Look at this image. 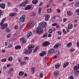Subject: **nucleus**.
Segmentation results:
<instances>
[{
  "mask_svg": "<svg viewBox=\"0 0 79 79\" xmlns=\"http://www.w3.org/2000/svg\"><path fill=\"white\" fill-rule=\"evenodd\" d=\"M2 62H6V59H2L1 60Z\"/></svg>",
  "mask_w": 79,
  "mask_h": 79,
  "instance_id": "c9c22d12",
  "label": "nucleus"
},
{
  "mask_svg": "<svg viewBox=\"0 0 79 79\" xmlns=\"http://www.w3.org/2000/svg\"><path fill=\"white\" fill-rule=\"evenodd\" d=\"M54 53L56 55H59V52L58 51H56L54 52Z\"/></svg>",
  "mask_w": 79,
  "mask_h": 79,
  "instance_id": "7c9ffc66",
  "label": "nucleus"
},
{
  "mask_svg": "<svg viewBox=\"0 0 79 79\" xmlns=\"http://www.w3.org/2000/svg\"><path fill=\"white\" fill-rule=\"evenodd\" d=\"M47 11L48 13H51V11H52V9H49L47 10Z\"/></svg>",
  "mask_w": 79,
  "mask_h": 79,
  "instance_id": "72a5a7b5",
  "label": "nucleus"
},
{
  "mask_svg": "<svg viewBox=\"0 0 79 79\" xmlns=\"http://www.w3.org/2000/svg\"><path fill=\"white\" fill-rule=\"evenodd\" d=\"M53 74H54V76H55V77H58V75L59 74V72L57 71H55L53 73Z\"/></svg>",
  "mask_w": 79,
  "mask_h": 79,
  "instance_id": "9d476101",
  "label": "nucleus"
},
{
  "mask_svg": "<svg viewBox=\"0 0 79 79\" xmlns=\"http://www.w3.org/2000/svg\"><path fill=\"white\" fill-rule=\"evenodd\" d=\"M73 25L71 24H69L68 25V29H66V30H67V32H69V29H72L73 28Z\"/></svg>",
  "mask_w": 79,
  "mask_h": 79,
  "instance_id": "39448f33",
  "label": "nucleus"
},
{
  "mask_svg": "<svg viewBox=\"0 0 79 79\" xmlns=\"http://www.w3.org/2000/svg\"><path fill=\"white\" fill-rule=\"evenodd\" d=\"M6 20V18H4V19H2V22L1 23H3L4 22V21H5V20Z\"/></svg>",
  "mask_w": 79,
  "mask_h": 79,
  "instance_id": "c03bdc74",
  "label": "nucleus"
},
{
  "mask_svg": "<svg viewBox=\"0 0 79 79\" xmlns=\"http://www.w3.org/2000/svg\"><path fill=\"white\" fill-rule=\"evenodd\" d=\"M54 52H55L54 50H53V49H52L49 50V51L48 52V55H51V54H53Z\"/></svg>",
  "mask_w": 79,
  "mask_h": 79,
  "instance_id": "6e6552de",
  "label": "nucleus"
},
{
  "mask_svg": "<svg viewBox=\"0 0 79 79\" xmlns=\"http://www.w3.org/2000/svg\"><path fill=\"white\" fill-rule=\"evenodd\" d=\"M60 46L59 44H56L54 47L53 48L54 49L58 48V47Z\"/></svg>",
  "mask_w": 79,
  "mask_h": 79,
  "instance_id": "aec40b11",
  "label": "nucleus"
},
{
  "mask_svg": "<svg viewBox=\"0 0 79 79\" xmlns=\"http://www.w3.org/2000/svg\"><path fill=\"white\" fill-rule=\"evenodd\" d=\"M33 4H37L38 3V0H33L32 2Z\"/></svg>",
  "mask_w": 79,
  "mask_h": 79,
  "instance_id": "5701e85b",
  "label": "nucleus"
},
{
  "mask_svg": "<svg viewBox=\"0 0 79 79\" xmlns=\"http://www.w3.org/2000/svg\"><path fill=\"white\" fill-rule=\"evenodd\" d=\"M48 37H52V35L51 34H48Z\"/></svg>",
  "mask_w": 79,
  "mask_h": 79,
  "instance_id": "bf43d9fd",
  "label": "nucleus"
},
{
  "mask_svg": "<svg viewBox=\"0 0 79 79\" xmlns=\"http://www.w3.org/2000/svg\"><path fill=\"white\" fill-rule=\"evenodd\" d=\"M50 44V43L48 41H46L43 43L42 44V45L44 47H45V46H47Z\"/></svg>",
  "mask_w": 79,
  "mask_h": 79,
  "instance_id": "0eeeda50",
  "label": "nucleus"
},
{
  "mask_svg": "<svg viewBox=\"0 0 79 79\" xmlns=\"http://www.w3.org/2000/svg\"><path fill=\"white\" fill-rule=\"evenodd\" d=\"M15 29H18V27L17 26H15Z\"/></svg>",
  "mask_w": 79,
  "mask_h": 79,
  "instance_id": "774afa93",
  "label": "nucleus"
},
{
  "mask_svg": "<svg viewBox=\"0 0 79 79\" xmlns=\"http://www.w3.org/2000/svg\"><path fill=\"white\" fill-rule=\"evenodd\" d=\"M0 24L1 26V29H5L8 27V24L7 23H5L3 24V23H1Z\"/></svg>",
  "mask_w": 79,
  "mask_h": 79,
  "instance_id": "7ed1b4c3",
  "label": "nucleus"
},
{
  "mask_svg": "<svg viewBox=\"0 0 79 79\" xmlns=\"http://www.w3.org/2000/svg\"><path fill=\"white\" fill-rule=\"evenodd\" d=\"M31 71H35V68L34 67H32L31 68Z\"/></svg>",
  "mask_w": 79,
  "mask_h": 79,
  "instance_id": "5fc2aeb1",
  "label": "nucleus"
},
{
  "mask_svg": "<svg viewBox=\"0 0 79 79\" xmlns=\"http://www.w3.org/2000/svg\"><path fill=\"white\" fill-rule=\"evenodd\" d=\"M12 71H13V68H10V71H9V72H7V73H8V74H11Z\"/></svg>",
  "mask_w": 79,
  "mask_h": 79,
  "instance_id": "4be33fe9",
  "label": "nucleus"
},
{
  "mask_svg": "<svg viewBox=\"0 0 79 79\" xmlns=\"http://www.w3.org/2000/svg\"><path fill=\"white\" fill-rule=\"evenodd\" d=\"M47 34H45L43 35V38H44L45 37H47Z\"/></svg>",
  "mask_w": 79,
  "mask_h": 79,
  "instance_id": "ea45409f",
  "label": "nucleus"
},
{
  "mask_svg": "<svg viewBox=\"0 0 79 79\" xmlns=\"http://www.w3.org/2000/svg\"><path fill=\"white\" fill-rule=\"evenodd\" d=\"M31 8V6L30 5L26 6V7L24 8V10H29Z\"/></svg>",
  "mask_w": 79,
  "mask_h": 79,
  "instance_id": "423d86ee",
  "label": "nucleus"
},
{
  "mask_svg": "<svg viewBox=\"0 0 79 79\" xmlns=\"http://www.w3.org/2000/svg\"><path fill=\"white\" fill-rule=\"evenodd\" d=\"M75 12H76V14L77 15H79V9H77L75 10Z\"/></svg>",
  "mask_w": 79,
  "mask_h": 79,
  "instance_id": "c85d7f7f",
  "label": "nucleus"
},
{
  "mask_svg": "<svg viewBox=\"0 0 79 79\" xmlns=\"http://www.w3.org/2000/svg\"><path fill=\"white\" fill-rule=\"evenodd\" d=\"M73 70H74V71H76V70H77V69H79V64H77V65L74 66L73 67Z\"/></svg>",
  "mask_w": 79,
  "mask_h": 79,
  "instance_id": "f8f14e48",
  "label": "nucleus"
},
{
  "mask_svg": "<svg viewBox=\"0 0 79 79\" xmlns=\"http://www.w3.org/2000/svg\"><path fill=\"white\" fill-rule=\"evenodd\" d=\"M58 34L59 35H61V32L60 31H59Z\"/></svg>",
  "mask_w": 79,
  "mask_h": 79,
  "instance_id": "69168bd1",
  "label": "nucleus"
},
{
  "mask_svg": "<svg viewBox=\"0 0 79 79\" xmlns=\"http://www.w3.org/2000/svg\"><path fill=\"white\" fill-rule=\"evenodd\" d=\"M5 46H6H6L8 45V43L7 42H5Z\"/></svg>",
  "mask_w": 79,
  "mask_h": 79,
  "instance_id": "864d4df0",
  "label": "nucleus"
},
{
  "mask_svg": "<svg viewBox=\"0 0 79 79\" xmlns=\"http://www.w3.org/2000/svg\"><path fill=\"white\" fill-rule=\"evenodd\" d=\"M61 65L60 64L57 63L55 65V68L56 69H58V68H59L60 67Z\"/></svg>",
  "mask_w": 79,
  "mask_h": 79,
  "instance_id": "2eb2a0df",
  "label": "nucleus"
},
{
  "mask_svg": "<svg viewBox=\"0 0 79 79\" xmlns=\"http://www.w3.org/2000/svg\"><path fill=\"white\" fill-rule=\"evenodd\" d=\"M26 4L25 2H23L21 3L20 5V7L22 6H26Z\"/></svg>",
  "mask_w": 79,
  "mask_h": 79,
  "instance_id": "393cba45",
  "label": "nucleus"
},
{
  "mask_svg": "<svg viewBox=\"0 0 79 79\" xmlns=\"http://www.w3.org/2000/svg\"><path fill=\"white\" fill-rule=\"evenodd\" d=\"M39 46H37L35 49L33 50V52H37V51L38 50H39Z\"/></svg>",
  "mask_w": 79,
  "mask_h": 79,
  "instance_id": "6ab92c4d",
  "label": "nucleus"
},
{
  "mask_svg": "<svg viewBox=\"0 0 79 79\" xmlns=\"http://www.w3.org/2000/svg\"><path fill=\"white\" fill-rule=\"evenodd\" d=\"M0 7L2 9H5V3L0 4Z\"/></svg>",
  "mask_w": 79,
  "mask_h": 79,
  "instance_id": "ddd939ff",
  "label": "nucleus"
},
{
  "mask_svg": "<svg viewBox=\"0 0 79 79\" xmlns=\"http://www.w3.org/2000/svg\"><path fill=\"white\" fill-rule=\"evenodd\" d=\"M32 35V33L31 31H29L28 33H27V38H29L30 36H31V35Z\"/></svg>",
  "mask_w": 79,
  "mask_h": 79,
  "instance_id": "4468645a",
  "label": "nucleus"
},
{
  "mask_svg": "<svg viewBox=\"0 0 79 79\" xmlns=\"http://www.w3.org/2000/svg\"><path fill=\"white\" fill-rule=\"evenodd\" d=\"M34 25V22L33 21H30L29 22V26H30V27H32V26H33Z\"/></svg>",
  "mask_w": 79,
  "mask_h": 79,
  "instance_id": "dca6fc26",
  "label": "nucleus"
},
{
  "mask_svg": "<svg viewBox=\"0 0 79 79\" xmlns=\"http://www.w3.org/2000/svg\"><path fill=\"white\" fill-rule=\"evenodd\" d=\"M52 31H53V30H52V29H50L48 30V32H49V33H52L53 32Z\"/></svg>",
  "mask_w": 79,
  "mask_h": 79,
  "instance_id": "2f4dec72",
  "label": "nucleus"
},
{
  "mask_svg": "<svg viewBox=\"0 0 79 79\" xmlns=\"http://www.w3.org/2000/svg\"><path fill=\"white\" fill-rule=\"evenodd\" d=\"M16 15V13H10V16H15Z\"/></svg>",
  "mask_w": 79,
  "mask_h": 79,
  "instance_id": "a878e982",
  "label": "nucleus"
},
{
  "mask_svg": "<svg viewBox=\"0 0 79 79\" xmlns=\"http://www.w3.org/2000/svg\"><path fill=\"white\" fill-rule=\"evenodd\" d=\"M77 47H79V41L77 42Z\"/></svg>",
  "mask_w": 79,
  "mask_h": 79,
  "instance_id": "4d7b16f0",
  "label": "nucleus"
},
{
  "mask_svg": "<svg viewBox=\"0 0 79 79\" xmlns=\"http://www.w3.org/2000/svg\"><path fill=\"white\" fill-rule=\"evenodd\" d=\"M41 11H42V8H39L38 10L39 13H41Z\"/></svg>",
  "mask_w": 79,
  "mask_h": 79,
  "instance_id": "58836bf2",
  "label": "nucleus"
},
{
  "mask_svg": "<svg viewBox=\"0 0 79 79\" xmlns=\"http://www.w3.org/2000/svg\"><path fill=\"white\" fill-rule=\"evenodd\" d=\"M67 45L68 47H71L72 46V43L69 42L67 44Z\"/></svg>",
  "mask_w": 79,
  "mask_h": 79,
  "instance_id": "412c9836",
  "label": "nucleus"
},
{
  "mask_svg": "<svg viewBox=\"0 0 79 79\" xmlns=\"http://www.w3.org/2000/svg\"><path fill=\"white\" fill-rule=\"evenodd\" d=\"M70 52H74V49H71Z\"/></svg>",
  "mask_w": 79,
  "mask_h": 79,
  "instance_id": "de8ad7c7",
  "label": "nucleus"
},
{
  "mask_svg": "<svg viewBox=\"0 0 79 79\" xmlns=\"http://www.w3.org/2000/svg\"><path fill=\"white\" fill-rule=\"evenodd\" d=\"M35 15H36L35 13L34 12H33L32 14V16H35Z\"/></svg>",
  "mask_w": 79,
  "mask_h": 79,
  "instance_id": "052dcab7",
  "label": "nucleus"
},
{
  "mask_svg": "<svg viewBox=\"0 0 79 79\" xmlns=\"http://www.w3.org/2000/svg\"><path fill=\"white\" fill-rule=\"evenodd\" d=\"M50 18V15H45L44 20L46 21H47Z\"/></svg>",
  "mask_w": 79,
  "mask_h": 79,
  "instance_id": "9b49d317",
  "label": "nucleus"
},
{
  "mask_svg": "<svg viewBox=\"0 0 79 79\" xmlns=\"http://www.w3.org/2000/svg\"><path fill=\"white\" fill-rule=\"evenodd\" d=\"M6 31L7 32H10V30L8 28H6Z\"/></svg>",
  "mask_w": 79,
  "mask_h": 79,
  "instance_id": "3c124183",
  "label": "nucleus"
},
{
  "mask_svg": "<svg viewBox=\"0 0 79 79\" xmlns=\"http://www.w3.org/2000/svg\"><path fill=\"white\" fill-rule=\"evenodd\" d=\"M40 26L42 27V28H46L47 27V23L46 22H41L40 23Z\"/></svg>",
  "mask_w": 79,
  "mask_h": 79,
  "instance_id": "20e7f679",
  "label": "nucleus"
},
{
  "mask_svg": "<svg viewBox=\"0 0 79 79\" xmlns=\"http://www.w3.org/2000/svg\"><path fill=\"white\" fill-rule=\"evenodd\" d=\"M12 47V45L11 44H9V45L8 46L9 48H11V47Z\"/></svg>",
  "mask_w": 79,
  "mask_h": 79,
  "instance_id": "8fccbe9b",
  "label": "nucleus"
},
{
  "mask_svg": "<svg viewBox=\"0 0 79 79\" xmlns=\"http://www.w3.org/2000/svg\"><path fill=\"white\" fill-rule=\"evenodd\" d=\"M63 31L64 34H66V33H67V32H66V31H65V30H64V29L63 30Z\"/></svg>",
  "mask_w": 79,
  "mask_h": 79,
  "instance_id": "a18cd8bd",
  "label": "nucleus"
},
{
  "mask_svg": "<svg viewBox=\"0 0 79 79\" xmlns=\"http://www.w3.org/2000/svg\"><path fill=\"white\" fill-rule=\"evenodd\" d=\"M24 74V72L21 71L19 72V76H23V75Z\"/></svg>",
  "mask_w": 79,
  "mask_h": 79,
  "instance_id": "b1692460",
  "label": "nucleus"
},
{
  "mask_svg": "<svg viewBox=\"0 0 79 79\" xmlns=\"http://www.w3.org/2000/svg\"><path fill=\"white\" fill-rule=\"evenodd\" d=\"M25 18H26L25 15L22 16V17L20 18V20L21 21V22H22V23H24V22Z\"/></svg>",
  "mask_w": 79,
  "mask_h": 79,
  "instance_id": "1a4fd4ad",
  "label": "nucleus"
},
{
  "mask_svg": "<svg viewBox=\"0 0 79 79\" xmlns=\"http://www.w3.org/2000/svg\"><path fill=\"white\" fill-rule=\"evenodd\" d=\"M25 39H24V38H20V40L22 41H24V40H25Z\"/></svg>",
  "mask_w": 79,
  "mask_h": 79,
  "instance_id": "37998d69",
  "label": "nucleus"
},
{
  "mask_svg": "<svg viewBox=\"0 0 79 79\" xmlns=\"http://www.w3.org/2000/svg\"><path fill=\"white\" fill-rule=\"evenodd\" d=\"M26 64V62H24V61H22L20 62V65H23L24 64Z\"/></svg>",
  "mask_w": 79,
  "mask_h": 79,
  "instance_id": "cd10ccee",
  "label": "nucleus"
},
{
  "mask_svg": "<svg viewBox=\"0 0 79 79\" xmlns=\"http://www.w3.org/2000/svg\"><path fill=\"white\" fill-rule=\"evenodd\" d=\"M9 60L10 61L13 60V57H10L9 58Z\"/></svg>",
  "mask_w": 79,
  "mask_h": 79,
  "instance_id": "f704fd0d",
  "label": "nucleus"
},
{
  "mask_svg": "<svg viewBox=\"0 0 79 79\" xmlns=\"http://www.w3.org/2000/svg\"><path fill=\"white\" fill-rule=\"evenodd\" d=\"M39 76H40V78H42L43 77V76H44V74L43 73H40Z\"/></svg>",
  "mask_w": 79,
  "mask_h": 79,
  "instance_id": "c756f323",
  "label": "nucleus"
},
{
  "mask_svg": "<svg viewBox=\"0 0 79 79\" xmlns=\"http://www.w3.org/2000/svg\"><path fill=\"white\" fill-rule=\"evenodd\" d=\"M26 40H24L22 42V44H26Z\"/></svg>",
  "mask_w": 79,
  "mask_h": 79,
  "instance_id": "e433bc0d",
  "label": "nucleus"
},
{
  "mask_svg": "<svg viewBox=\"0 0 79 79\" xmlns=\"http://www.w3.org/2000/svg\"><path fill=\"white\" fill-rule=\"evenodd\" d=\"M42 53H43L44 55H45L47 54V52L45 51H43L42 52Z\"/></svg>",
  "mask_w": 79,
  "mask_h": 79,
  "instance_id": "49530a36",
  "label": "nucleus"
},
{
  "mask_svg": "<svg viewBox=\"0 0 79 79\" xmlns=\"http://www.w3.org/2000/svg\"><path fill=\"white\" fill-rule=\"evenodd\" d=\"M67 14L68 16H71V15H72V13L71 11H69L67 12Z\"/></svg>",
  "mask_w": 79,
  "mask_h": 79,
  "instance_id": "bb28decb",
  "label": "nucleus"
},
{
  "mask_svg": "<svg viewBox=\"0 0 79 79\" xmlns=\"http://www.w3.org/2000/svg\"><path fill=\"white\" fill-rule=\"evenodd\" d=\"M53 18L54 19H55L56 18V17L55 16H54L53 17Z\"/></svg>",
  "mask_w": 79,
  "mask_h": 79,
  "instance_id": "e2e57ef3",
  "label": "nucleus"
},
{
  "mask_svg": "<svg viewBox=\"0 0 79 79\" xmlns=\"http://www.w3.org/2000/svg\"><path fill=\"white\" fill-rule=\"evenodd\" d=\"M73 21H74V23H77V20L76 19H75L73 20Z\"/></svg>",
  "mask_w": 79,
  "mask_h": 79,
  "instance_id": "0e129e2a",
  "label": "nucleus"
},
{
  "mask_svg": "<svg viewBox=\"0 0 79 79\" xmlns=\"http://www.w3.org/2000/svg\"><path fill=\"white\" fill-rule=\"evenodd\" d=\"M75 75H78V74H79V71H75Z\"/></svg>",
  "mask_w": 79,
  "mask_h": 79,
  "instance_id": "a19ab883",
  "label": "nucleus"
},
{
  "mask_svg": "<svg viewBox=\"0 0 79 79\" xmlns=\"http://www.w3.org/2000/svg\"><path fill=\"white\" fill-rule=\"evenodd\" d=\"M66 19H63V22H64V23H65V22H66Z\"/></svg>",
  "mask_w": 79,
  "mask_h": 79,
  "instance_id": "13d9d810",
  "label": "nucleus"
},
{
  "mask_svg": "<svg viewBox=\"0 0 79 79\" xmlns=\"http://www.w3.org/2000/svg\"><path fill=\"white\" fill-rule=\"evenodd\" d=\"M74 79V77L72 75L70 76L69 77V79Z\"/></svg>",
  "mask_w": 79,
  "mask_h": 79,
  "instance_id": "79ce46f5",
  "label": "nucleus"
},
{
  "mask_svg": "<svg viewBox=\"0 0 79 79\" xmlns=\"http://www.w3.org/2000/svg\"><path fill=\"white\" fill-rule=\"evenodd\" d=\"M16 50H18V49H21V47L20 45L16 46L15 47Z\"/></svg>",
  "mask_w": 79,
  "mask_h": 79,
  "instance_id": "a211bd4d",
  "label": "nucleus"
},
{
  "mask_svg": "<svg viewBox=\"0 0 79 79\" xmlns=\"http://www.w3.org/2000/svg\"><path fill=\"white\" fill-rule=\"evenodd\" d=\"M11 33H9V34H8L7 36V38H9V37H11Z\"/></svg>",
  "mask_w": 79,
  "mask_h": 79,
  "instance_id": "473e14b6",
  "label": "nucleus"
},
{
  "mask_svg": "<svg viewBox=\"0 0 79 79\" xmlns=\"http://www.w3.org/2000/svg\"><path fill=\"white\" fill-rule=\"evenodd\" d=\"M69 64V62H66L64 64V65H63V68H66V66H68Z\"/></svg>",
  "mask_w": 79,
  "mask_h": 79,
  "instance_id": "f3484780",
  "label": "nucleus"
},
{
  "mask_svg": "<svg viewBox=\"0 0 79 79\" xmlns=\"http://www.w3.org/2000/svg\"><path fill=\"white\" fill-rule=\"evenodd\" d=\"M29 59V58L28 57H25L24 58V60H28Z\"/></svg>",
  "mask_w": 79,
  "mask_h": 79,
  "instance_id": "4c0bfd02",
  "label": "nucleus"
},
{
  "mask_svg": "<svg viewBox=\"0 0 79 79\" xmlns=\"http://www.w3.org/2000/svg\"><path fill=\"white\" fill-rule=\"evenodd\" d=\"M24 3H26H26H28V1L27 0H26Z\"/></svg>",
  "mask_w": 79,
  "mask_h": 79,
  "instance_id": "338daca9",
  "label": "nucleus"
},
{
  "mask_svg": "<svg viewBox=\"0 0 79 79\" xmlns=\"http://www.w3.org/2000/svg\"><path fill=\"white\" fill-rule=\"evenodd\" d=\"M40 56H44V54H43V53H42H42H40Z\"/></svg>",
  "mask_w": 79,
  "mask_h": 79,
  "instance_id": "09e8293b",
  "label": "nucleus"
},
{
  "mask_svg": "<svg viewBox=\"0 0 79 79\" xmlns=\"http://www.w3.org/2000/svg\"><path fill=\"white\" fill-rule=\"evenodd\" d=\"M35 46L33 44H31L29 45L28 47V49H27L24 52L27 55L30 54L31 52H32V48H34Z\"/></svg>",
  "mask_w": 79,
  "mask_h": 79,
  "instance_id": "f257e3e1",
  "label": "nucleus"
},
{
  "mask_svg": "<svg viewBox=\"0 0 79 79\" xmlns=\"http://www.w3.org/2000/svg\"><path fill=\"white\" fill-rule=\"evenodd\" d=\"M35 70H31V73L32 74H34V73H35Z\"/></svg>",
  "mask_w": 79,
  "mask_h": 79,
  "instance_id": "680f3d73",
  "label": "nucleus"
},
{
  "mask_svg": "<svg viewBox=\"0 0 79 79\" xmlns=\"http://www.w3.org/2000/svg\"><path fill=\"white\" fill-rule=\"evenodd\" d=\"M43 32H44V30L40 27H38V29L36 31V32L37 34H42V33H43Z\"/></svg>",
  "mask_w": 79,
  "mask_h": 79,
  "instance_id": "f03ea898",
  "label": "nucleus"
},
{
  "mask_svg": "<svg viewBox=\"0 0 79 79\" xmlns=\"http://www.w3.org/2000/svg\"><path fill=\"white\" fill-rule=\"evenodd\" d=\"M11 66L10 64H8L6 66L7 68H8V67H10Z\"/></svg>",
  "mask_w": 79,
  "mask_h": 79,
  "instance_id": "6e6d98bb",
  "label": "nucleus"
},
{
  "mask_svg": "<svg viewBox=\"0 0 79 79\" xmlns=\"http://www.w3.org/2000/svg\"><path fill=\"white\" fill-rule=\"evenodd\" d=\"M57 10L58 13H60V9H57Z\"/></svg>",
  "mask_w": 79,
  "mask_h": 79,
  "instance_id": "603ef678",
  "label": "nucleus"
}]
</instances>
